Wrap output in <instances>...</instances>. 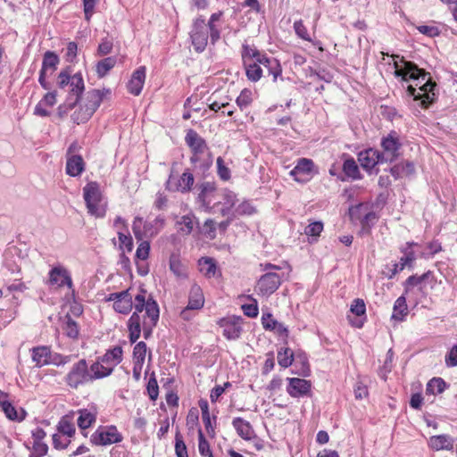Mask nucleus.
Instances as JSON below:
<instances>
[{
  "instance_id": "obj_31",
  "label": "nucleus",
  "mask_w": 457,
  "mask_h": 457,
  "mask_svg": "<svg viewBox=\"0 0 457 457\" xmlns=\"http://www.w3.org/2000/svg\"><path fill=\"white\" fill-rule=\"evenodd\" d=\"M122 361V348L120 346H115L111 350H108L105 354L101 357V362L105 363L107 365H111L110 367L114 368V366L118 365Z\"/></svg>"
},
{
  "instance_id": "obj_19",
  "label": "nucleus",
  "mask_w": 457,
  "mask_h": 457,
  "mask_svg": "<svg viewBox=\"0 0 457 457\" xmlns=\"http://www.w3.org/2000/svg\"><path fill=\"white\" fill-rule=\"evenodd\" d=\"M314 168V162L311 159L301 158L298 160L295 167L290 171V175L294 177L295 180L298 182H304L308 178H302L301 176H310Z\"/></svg>"
},
{
  "instance_id": "obj_16",
  "label": "nucleus",
  "mask_w": 457,
  "mask_h": 457,
  "mask_svg": "<svg viewBox=\"0 0 457 457\" xmlns=\"http://www.w3.org/2000/svg\"><path fill=\"white\" fill-rule=\"evenodd\" d=\"M366 205L360 204L352 206L349 209V215L353 221L360 220L363 228L370 227V223L373 224L377 220V215L374 212H368Z\"/></svg>"
},
{
  "instance_id": "obj_48",
  "label": "nucleus",
  "mask_w": 457,
  "mask_h": 457,
  "mask_svg": "<svg viewBox=\"0 0 457 457\" xmlns=\"http://www.w3.org/2000/svg\"><path fill=\"white\" fill-rule=\"evenodd\" d=\"M175 453L177 457H188L187 449L184 443L183 436L179 430L175 435Z\"/></svg>"
},
{
  "instance_id": "obj_58",
  "label": "nucleus",
  "mask_w": 457,
  "mask_h": 457,
  "mask_svg": "<svg viewBox=\"0 0 457 457\" xmlns=\"http://www.w3.org/2000/svg\"><path fill=\"white\" fill-rule=\"evenodd\" d=\"M159 320L143 319L141 321V331L144 332L145 338H148L153 328L156 326Z\"/></svg>"
},
{
  "instance_id": "obj_13",
  "label": "nucleus",
  "mask_w": 457,
  "mask_h": 457,
  "mask_svg": "<svg viewBox=\"0 0 457 457\" xmlns=\"http://www.w3.org/2000/svg\"><path fill=\"white\" fill-rule=\"evenodd\" d=\"M242 320L241 317L231 316L220 319L218 324L223 328V336L227 339L235 340L242 332Z\"/></svg>"
},
{
  "instance_id": "obj_42",
  "label": "nucleus",
  "mask_w": 457,
  "mask_h": 457,
  "mask_svg": "<svg viewBox=\"0 0 457 457\" xmlns=\"http://www.w3.org/2000/svg\"><path fill=\"white\" fill-rule=\"evenodd\" d=\"M116 64V58L113 56L106 57L99 61L96 64V73L98 77H104Z\"/></svg>"
},
{
  "instance_id": "obj_51",
  "label": "nucleus",
  "mask_w": 457,
  "mask_h": 457,
  "mask_svg": "<svg viewBox=\"0 0 457 457\" xmlns=\"http://www.w3.org/2000/svg\"><path fill=\"white\" fill-rule=\"evenodd\" d=\"M432 276L431 271H427L421 276L412 275L410 276L405 281V289L409 290L411 287H415L421 284L423 281L428 279Z\"/></svg>"
},
{
  "instance_id": "obj_4",
  "label": "nucleus",
  "mask_w": 457,
  "mask_h": 457,
  "mask_svg": "<svg viewBox=\"0 0 457 457\" xmlns=\"http://www.w3.org/2000/svg\"><path fill=\"white\" fill-rule=\"evenodd\" d=\"M57 85L61 89H65L66 87H69L70 95L66 100L65 106L67 109H72L79 102L85 89L81 73L71 75L69 69L62 70L58 74Z\"/></svg>"
},
{
  "instance_id": "obj_50",
  "label": "nucleus",
  "mask_w": 457,
  "mask_h": 457,
  "mask_svg": "<svg viewBox=\"0 0 457 457\" xmlns=\"http://www.w3.org/2000/svg\"><path fill=\"white\" fill-rule=\"evenodd\" d=\"M198 450L202 456L210 457V454H212L210 445L208 441L205 439L204 435L201 429L198 428Z\"/></svg>"
},
{
  "instance_id": "obj_49",
  "label": "nucleus",
  "mask_w": 457,
  "mask_h": 457,
  "mask_svg": "<svg viewBox=\"0 0 457 457\" xmlns=\"http://www.w3.org/2000/svg\"><path fill=\"white\" fill-rule=\"evenodd\" d=\"M146 354V345L145 342H138L133 349V357L136 362L141 366L145 361Z\"/></svg>"
},
{
  "instance_id": "obj_60",
  "label": "nucleus",
  "mask_w": 457,
  "mask_h": 457,
  "mask_svg": "<svg viewBox=\"0 0 457 457\" xmlns=\"http://www.w3.org/2000/svg\"><path fill=\"white\" fill-rule=\"evenodd\" d=\"M217 168L218 174L222 180L226 181L230 179V170L225 165V162L221 157L217 158Z\"/></svg>"
},
{
  "instance_id": "obj_52",
  "label": "nucleus",
  "mask_w": 457,
  "mask_h": 457,
  "mask_svg": "<svg viewBox=\"0 0 457 457\" xmlns=\"http://www.w3.org/2000/svg\"><path fill=\"white\" fill-rule=\"evenodd\" d=\"M252 101V92L248 89H244L237 96L236 103L241 110H245L251 104Z\"/></svg>"
},
{
  "instance_id": "obj_11",
  "label": "nucleus",
  "mask_w": 457,
  "mask_h": 457,
  "mask_svg": "<svg viewBox=\"0 0 457 457\" xmlns=\"http://www.w3.org/2000/svg\"><path fill=\"white\" fill-rule=\"evenodd\" d=\"M208 29L204 19L203 17L195 19L190 31V38L194 49L197 53L204 51L208 44Z\"/></svg>"
},
{
  "instance_id": "obj_10",
  "label": "nucleus",
  "mask_w": 457,
  "mask_h": 457,
  "mask_svg": "<svg viewBox=\"0 0 457 457\" xmlns=\"http://www.w3.org/2000/svg\"><path fill=\"white\" fill-rule=\"evenodd\" d=\"M122 435L115 426L99 427L90 437V442L96 445H108L121 442Z\"/></svg>"
},
{
  "instance_id": "obj_27",
  "label": "nucleus",
  "mask_w": 457,
  "mask_h": 457,
  "mask_svg": "<svg viewBox=\"0 0 457 457\" xmlns=\"http://www.w3.org/2000/svg\"><path fill=\"white\" fill-rule=\"evenodd\" d=\"M428 446L435 451L452 450L453 439L448 435L433 436L428 440Z\"/></svg>"
},
{
  "instance_id": "obj_14",
  "label": "nucleus",
  "mask_w": 457,
  "mask_h": 457,
  "mask_svg": "<svg viewBox=\"0 0 457 457\" xmlns=\"http://www.w3.org/2000/svg\"><path fill=\"white\" fill-rule=\"evenodd\" d=\"M358 161L361 166L367 171H371L378 163L386 162L385 155L373 148L360 152Z\"/></svg>"
},
{
  "instance_id": "obj_61",
  "label": "nucleus",
  "mask_w": 457,
  "mask_h": 457,
  "mask_svg": "<svg viewBox=\"0 0 457 457\" xmlns=\"http://www.w3.org/2000/svg\"><path fill=\"white\" fill-rule=\"evenodd\" d=\"M236 212L239 215H251L255 212V208L250 202L245 201L236 208Z\"/></svg>"
},
{
  "instance_id": "obj_7",
  "label": "nucleus",
  "mask_w": 457,
  "mask_h": 457,
  "mask_svg": "<svg viewBox=\"0 0 457 457\" xmlns=\"http://www.w3.org/2000/svg\"><path fill=\"white\" fill-rule=\"evenodd\" d=\"M83 196L88 212L91 215L97 218H103L105 215L106 209L104 205L100 204L102 194L96 182H89L84 187Z\"/></svg>"
},
{
  "instance_id": "obj_46",
  "label": "nucleus",
  "mask_w": 457,
  "mask_h": 457,
  "mask_svg": "<svg viewBox=\"0 0 457 457\" xmlns=\"http://www.w3.org/2000/svg\"><path fill=\"white\" fill-rule=\"evenodd\" d=\"M65 319L66 321L63 327L65 334L71 338H77L79 336V326L77 322L74 321L70 315H67Z\"/></svg>"
},
{
  "instance_id": "obj_9",
  "label": "nucleus",
  "mask_w": 457,
  "mask_h": 457,
  "mask_svg": "<svg viewBox=\"0 0 457 457\" xmlns=\"http://www.w3.org/2000/svg\"><path fill=\"white\" fill-rule=\"evenodd\" d=\"M64 381L68 386L77 389L79 386L91 382V377L87 362L85 359L79 360L74 363L71 370L64 378Z\"/></svg>"
},
{
  "instance_id": "obj_57",
  "label": "nucleus",
  "mask_w": 457,
  "mask_h": 457,
  "mask_svg": "<svg viewBox=\"0 0 457 457\" xmlns=\"http://www.w3.org/2000/svg\"><path fill=\"white\" fill-rule=\"evenodd\" d=\"M142 242L137 246V249L136 251V256L137 258L140 260H146L149 256L150 252V244L146 240H141Z\"/></svg>"
},
{
  "instance_id": "obj_26",
  "label": "nucleus",
  "mask_w": 457,
  "mask_h": 457,
  "mask_svg": "<svg viewBox=\"0 0 457 457\" xmlns=\"http://www.w3.org/2000/svg\"><path fill=\"white\" fill-rule=\"evenodd\" d=\"M32 361L38 368L50 364L51 350L47 346H37L32 348Z\"/></svg>"
},
{
  "instance_id": "obj_55",
  "label": "nucleus",
  "mask_w": 457,
  "mask_h": 457,
  "mask_svg": "<svg viewBox=\"0 0 457 457\" xmlns=\"http://www.w3.org/2000/svg\"><path fill=\"white\" fill-rule=\"evenodd\" d=\"M323 230V223L321 221H314V222H312L311 224H309L305 229H304V233L307 235V236H310V237H319L320 234L322 232Z\"/></svg>"
},
{
  "instance_id": "obj_20",
  "label": "nucleus",
  "mask_w": 457,
  "mask_h": 457,
  "mask_svg": "<svg viewBox=\"0 0 457 457\" xmlns=\"http://www.w3.org/2000/svg\"><path fill=\"white\" fill-rule=\"evenodd\" d=\"M145 80V67L140 66L132 73L131 79L127 85L128 91L134 96H139L144 87Z\"/></svg>"
},
{
  "instance_id": "obj_3",
  "label": "nucleus",
  "mask_w": 457,
  "mask_h": 457,
  "mask_svg": "<svg viewBox=\"0 0 457 457\" xmlns=\"http://www.w3.org/2000/svg\"><path fill=\"white\" fill-rule=\"evenodd\" d=\"M198 201L206 211L219 212L222 216L228 215L234 207L237 196L228 189L217 191L213 184L210 182L201 185V192L198 195Z\"/></svg>"
},
{
  "instance_id": "obj_53",
  "label": "nucleus",
  "mask_w": 457,
  "mask_h": 457,
  "mask_svg": "<svg viewBox=\"0 0 457 457\" xmlns=\"http://www.w3.org/2000/svg\"><path fill=\"white\" fill-rule=\"evenodd\" d=\"M119 241H120V248L127 249L128 252H131L133 249V240L129 232H123L121 230L117 231Z\"/></svg>"
},
{
  "instance_id": "obj_35",
  "label": "nucleus",
  "mask_w": 457,
  "mask_h": 457,
  "mask_svg": "<svg viewBox=\"0 0 457 457\" xmlns=\"http://www.w3.org/2000/svg\"><path fill=\"white\" fill-rule=\"evenodd\" d=\"M446 387L447 385L442 378H433L427 384L426 394L436 395L442 394Z\"/></svg>"
},
{
  "instance_id": "obj_38",
  "label": "nucleus",
  "mask_w": 457,
  "mask_h": 457,
  "mask_svg": "<svg viewBox=\"0 0 457 457\" xmlns=\"http://www.w3.org/2000/svg\"><path fill=\"white\" fill-rule=\"evenodd\" d=\"M58 63L59 58L57 54L54 52L47 51L44 54L41 71L47 72L48 70H51V72H54L56 70Z\"/></svg>"
},
{
  "instance_id": "obj_22",
  "label": "nucleus",
  "mask_w": 457,
  "mask_h": 457,
  "mask_svg": "<svg viewBox=\"0 0 457 457\" xmlns=\"http://www.w3.org/2000/svg\"><path fill=\"white\" fill-rule=\"evenodd\" d=\"M258 62L262 67L263 71H265L269 76H272L273 81H276L282 73L281 65L275 58H270L264 54L262 59L258 60Z\"/></svg>"
},
{
  "instance_id": "obj_17",
  "label": "nucleus",
  "mask_w": 457,
  "mask_h": 457,
  "mask_svg": "<svg viewBox=\"0 0 457 457\" xmlns=\"http://www.w3.org/2000/svg\"><path fill=\"white\" fill-rule=\"evenodd\" d=\"M185 140L194 153L191 157V162H196L198 160L197 155L203 154L207 148L204 139L194 129H189L186 135Z\"/></svg>"
},
{
  "instance_id": "obj_15",
  "label": "nucleus",
  "mask_w": 457,
  "mask_h": 457,
  "mask_svg": "<svg viewBox=\"0 0 457 457\" xmlns=\"http://www.w3.org/2000/svg\"><path fill=\"white\" fill-rule=\"evenodd\" d=\"M401 143L395 131L389 133L386 137H383L381 141V146L385 155V162H393L398 157V151L401 147Z\"/></svg>"
},
{
  "instance_id": "obj_33",
  "label": "nucleus",
  "mask_w": 457,
  "mask_h": 457,
  "mask_svg": "<svg viewBox=\"0 0 457 457\" xmlns=\"http://www.w3.org/2000/svg\"><path fill=\"white\" fill-rule=\"evenodd\" d=\"M58 432L63 436H67L68 437H71L74 436L76 428L72 420V417L66 415L63 416L57 426Z\"/></svg>"
},
{
  "instance_id": "obj_63",
  "label": "nucleus",
  "mask_w": 457,
  "mask_h": 457,
  "mask_svg": "<svg viewBox=\"0 0 457 457\" xmlns=\"http://www.w3.org/2000/svg\"><path fill=\"white\" fill-rule=\"evenodd\" d=\"M147 392L151 400L154 401L158 397V384L155 378H150L147 383Z\"/></svg>"
},
{
  "instance_id": "obj_8",
  "label": "nucleus",
  "mask_w": 457,
  "mask_h": 457,
  "mask_svg": "<svg viewBox=\"0 0 457 457\" xmlns=\"http://www.w3.org/2000/svg\"><path fill=\"white\" fill-rule=\"evenodd\" d=\"M165 220L162 216L156 217L152 221H145L143 224V219L136 217L133 220L132 230L137 240H143L145 237L156 236L163 228Z\"/></svg>"
},
{
  "instance_id": "obj_40",
  "label": "nucleus",
  "mask_w": 457,
  "mask_h": 457,
  "mask_svg": "<svg viewBox=\"0 0 457 457\" xmlns=\"http://www.w3.org/2000/svg\"><path fill=\"white\" fill-rule=\"evenodd\" d=\"M403 252L404 256L400 259L398 263L394 265L393 274L402 271L405 266H411L415 260V253L412 250L403 249Z\"/></svg>"
},
{
  "instance_id": "obj_5",
  "label": "nucleus",
  "mask_w": 457,
  "mask_h": 457,
  "mask_svg": "<svg viewBox=\"0 0 457 457\" xmlns=\"http://www.w3.org/2000/svg\"><path fill=\"white\" fill-rule=\"evenodd\" d=\"M262 270L266 271L257 281L256 291L262 296H270L281 285L282 276L276 271L280 268L271 263L261 264Z\"/></svg>"
},
{
  "instance_id": "obj_21",
  "label": "nucleus",
  "mask_w": 457,
  "mask_h": 457,
  "mask_svg": "<svg viewBox=\"0 0 457 457\" xmlns=\"http://www.w3.org/2000/svg\"><path fill=\"white\" fill-rule=\"evenodd\" d=\"M49 281L51 285L58 287L68 286L71 287L72 280L66 269L63 267H54L49 272Z\"/></svg>"
},
{
  "instance_id": "obj_43",
  "label": "nucleus",
  "mask_w": 457,
  "mask_h": 457,
  "mask_svg": "<svg viewBox=\"0 0 457 457\" xmlns=\"http://www.w3.org/2000/svg\"><path fill=\"white\" fill-rule=\"evenodd\" d=\"M5 416L11 420L21 421L25 418V411L21 410V414L17 411L15 407L10 403H4V405L1 406Z\"/></svg>"
},
{
  "instance_id": "obj_34",
  "label": "nucleus",
  "mask_w": 457,
  "mask_h": 457,
  "mask_svg": "<svg viewBox=\"0 0 457 457\" xmlns=\"http://www.w3.org/2000/svg\"><path fill=\"white\" fill-rule=\"evenodd\" d=\"M247 79L252 82L258 81L263 74V69L257 62L244 63Z\"/></svg>"
},
{
  "instance_id": "obj_32",
  "label": "nucleus",
  "mask_w": 457,
  "mask_h": 457,
  "mask_svg": "<svg viewBox=\"0 0 457 457\" xmlns=\"http://www.w3.org/2000/svg\"><path fill=\"white\" fill-rule=\"evenodd\" d=\"M264 54H262L256 47L244 44L242 46L241 56L244 63L257 62Z\"/></svg>"
},
{
  "instance_id": "obj_12",
  "label": "nucleus",
  "mask_w": 457,
  "mask_h": 457,
  "mask_svg": "<svg viewBox=\"0 0 457 457\" xmlns=\"http://www.w3.org/2000/svg\"><path fill=\"white\" fill-rule=\"evenodd\" d=\"M204 305V296L202 288L197 284L192 285L189 295H188V303L187 307H185L181 312L180 317L184 320H189L191 319L189 315L190 311H198L201 310Z\"/></svg>"
},
{
  "instance_id": "obj_24",
  "label": "nucleus",
  "mask_w": 457,
  "mask_h": 457,
  "mask_svg": "<svg viewBox=\"0 0 457 457\" xmlns=\"http://www.w3.org/2000/svg\"><path fill=\"white\" fill-rule=\"evenodd\" d=\"M133 308V296L129 289L120 292V297L113 303V309L116 312L128 314Z\"/></svg>"
},
{
  "instance_id": "obj_47",
  "label": "nucleus",
  "mask_w": 457,
  "mask_h": 457,
  "mask_svg": "<svg viewBox=\"0 0 457 457\" xmlns=\"http://www.w3.org/2000/svg\"><path fill=\"white\" fill-rule=\"evenodd\" d=\"M194 176L191 172L185 171L180 177L179 182V189L181 192H188L190 191L193 184H194Z\"/></svg>"
},
{
  "instance_id": "obj_18",
  "label": "nucleus",
  "mask_w": 457,
  "mask_h": 457,
  "mask_svg": "<svg viewBox=\"0 0 457 457\" xmlns=\"http://www.w3.org/2000/svg\"><path fill=\"white\" fill-rule=\"evenodd\" d=\"M287 392L292 397L307 395L311 391V382L299 378H288Z\"/></svg>"
},
{
  "instance_id": "obj_23",
  "label": "nucleus",
  "mask_w": 457,
  "mask_h": 457,
  "mask_svg": "<svg viewBox=\"0 0 457 457\" xmlns=\"http://www.w3.org/2000/svg\"><path fill=\"white\" fill-rule=\"evenodd\" d=\"M85 165L81 155L71 154L66 160V173L71 177H78L85 170Z\"/></svg>"
},
{
  "instance_id": "obj_62",
  "label": "nucleus",
  "mask_w": 457,
  "mask_h": 457,
  "mask_svg": "<svg viewBox=\"0 0 457 457\" xmlns=\"http://www.w3.org/2000/svg\"><path fill=\"white\" fill-rule=\"evenodd\" d=\"M351 312L356 316H361L365 314L366 306L362 299H355L351 305Z\"/></svg>"
},
{
  "instance_id": "obj_25",
  "label": "nucleus",
  "mask_w": 457,
  "mask_h": 457,
  "mask_svg": "<svg viewBox=\"0 0 457 457\" xmlns=\"http://www.w3.org/2000/svg\"><path fill=\"white\" fill-rule=\"evenodd\" d=\"M232 425L241 438L251 440L254 436V430L249 421L237 417L233 420Z\"/></svg>"
},
{
  "instance_id": "obj_45",
  "label": "nucleus",
  "mask_w": 457,
  "mask_h": 457,
  "mask_svg": "<svg viewBox=\"0 0 457 457\" xmlns=\"http://www.w3.org/2000/svg\"><path fill=\"white\" fill-rule=\"evenodd\" d=\"M177 225L180 232L185 235H189L193 231L194 228L193 217L190 215H184L177 221Z\"/></svg>"
},
{
  "instance_id": "obj_36",
  "label": "nucleus",
  "mask_w": 457,
  "mask_h": 457,
  "mask_svg": "<svg viewBox=\"0 0 457 457\" xmlns=\"http://www.w3.org/2000/svg\"><path fill=\"white\" fill-rule=\"evenodd\" d=\"M199 270L207 278H212L216 275L217 267L212 258H202L198 262Z\"/></svg>"
},
{
  "instance_id": "obj_41",
  "label": "nucleus",
  "mask_w": 457,
  "mask_h": 457,
  "mask_svg": "<svg viewBox=\"0 0 457 457\" xmlns=\"http://www.w3.org/2000/svg\"><path fill=\"white\" fill-rule=\"evenodd\" d=\"M343 171L352 179H358L361 178L359 167L353 158H348L344 162Z\"/></svg>"
},
{
  "instance_id": "obj_44",
  "label": "nucleus",
  "mask_w": 457,
  "mask_h": 457,
  "mask_svg": "<svg viewBox=\"0 0 457 457\" xmlns=\"http://www.w3.org/2000/svg\"><path fill=\"white\" fill-rule=\"evenodd\" d=\"M294 361V353L290 348H284L278 352V362L283 368H288Z\"/></svg>"
},
{
  "instance_id": "obj_30",
  "label": "nucleus",
  "mask_w": 457,
  "mask_h": 457,
  "mask_svg": "<svg viewBox=\"0 0 457 457\" xmlns=\"http://www.w3.org/2000/svg\"><path fill=\"white\" fill-rule=\"evenodd\" d=\"M414 165L411 162L409 161L397 163L390 169V173L395 177V179L403 176L411 175L414 173Z\"/></svg>"
},
{
  "instance_id": "obj_56",
  "label": "nucleus",
  "mask_w": 457,
  "mask_h": 457,
  "mask_svg": "<svg viewBox=\"0 0 457 457\" xmlns=\"http://www.w3.org/2000/svg\"><path fill=\"white\" fill-rule=\"evenodd\" d=\"M170 269L177 277H185L186 272L183 265L176 257H171L170 260Z\"/></svg>"
},
{
  "instance_id": "obj_6",
  "label": "nucleus",
  "mask_w": 457,
  "mask_h": 457,
  "mask_svg": "<svg viewBox=\"0 0 457 457\" xmlns=\"http://www.w3.org/2000/svg\"><path fill=\"white\" fill-rule=\"evenodd\" d=\"M104 93L99 89H92L87 93L85 103L71 115L73 122L79 124L87 122L100 106Z\"/></svg>"
},
{
  "instance_id": "obj_39",
  "label": "nucleus",
  "mask_w": 457,
  "mask_h": 457,
  "mask_svg": "<svg viewBox=\"0 0 457 457\" xmlns=\"http://www.w3.org/2000/svg\"><path fill=\"white\" fill-rule=\"evenodd\" d=\"M407 304L406 299L404 296H400L396 299L394 304V312L392 314V319L402 320L403 318L407 315Z\"/></svg>"
},
{
  "instance_id": "obj_29",
  "label": "nucleus",
  "mask_w": 457,
  "mask_h": 457,
  "mask_svg": "<svg viewBox=\"0 0 457 457\" xmlns=\"http://www.w3.org/2000/svg\"><path fill=\"white\" fill-rule=\"evenodd\" d=\"M91 377V382L96 379L104 378L111 375L113 371L112 367L104 366L101 361H96L88 368Z\"/></svg>"
},
{
  "instance_id": "obj_64",
  "label": "nucleus",
  "mask_w": 457,
  "mask_h": 457,
  "mask_svg": "<svg viewBox=\"0 0 457 457\" xmlns=\"http://www.w3.org/2000/svg\"><path fill=\"white\" fill-rule=\"evenodd\" d=\"M445 364L447 367L457 366V345H453L445 355Z\"/></svg>"
},
{
  "instance_id": "obj_28",
  "label": "nucleus",
  "mask_w": 457,
  "mask_h": 457,
  "mask_svg": "<svg viewBox=\"0 0 457 457\" xmlns=\"http://www.w3.org/2000/svg\"><path fill=\"white\" fill-rule=\"evenodd\" d=\"M78 426L80 429H86L92 426L96 420L97 412L95 409H80L78 411Z\"/></svg>"
},
{
  "instance_id": "obj_2",
  "label": "nucleus",
  "mask_w": 457,
  "mask_h": 457,
  "mask_svg": "<svg viewBox=\"0 0 457 457\" xmlns=\"http://www.w3.org/2000/svg\"><path fill=\"white\" fill-rule=\"evenodd\" d=\"M134 312L128 320L129 337L131 343L137 342L141 334L142 317L140 313L145 311V314L143 319L159 320L160 310L158 303L151 295L142 289L134 296L133 300Z\"/></svg>"
},
{
  "instance_id": "obj_54",
  "label": "nucleus",
  "mask_w": 457,
  "mask_h": 457,
  "mask_svg": "<svg viewBox=\"0 0 457 457\" xmlns=\"http://www.w3.org/2000/svg\"><path fill=\"white\" fill-rule=\"evenodd\" d=\"M199 425V415L196 408H191L187 416V427L189 430H194Z\"/></svg>"
},
{
  "instance_id": "obj_1",
  "label": "nucleus",
  "mask_w": 457,
  "mask_h": 457,
  "mask_svg": "<svg viewBox=\"0 0 457 457\" xmlns=\"http://www.w3.org/2000/svg\"><path fill=\"white\" fill-rule=\"evenodd\" d=\"M395 76L401 77L403 80H412L414 85L407 87L408 96H413L414 100H420L421 106L427 107L433 102L435 97L434 87L436 83L431 81L429 73L420 69L415 63L405 61L403 57L394 55Z\"/></svg>"
},
{
  "instance_id": "obj_37",
  "label": "nucleus",
  "mask_w": 457,
  "mask_h": 457,
  "mask_svg": "<svg viewBox=\"0 0 457 457\" xmlns=\"http://www.w3.org/2000/svg\"><path fill=\"white\" fill-rule=\"evenodd\" d=\"M294 29L298 37H300L305 41L312 42L314 46H318L319 49L320 51L323 50V48L320 46V42H319V41L313 42L312 40V37H311L310 34L308 33L307 28L305 27V25L303 24V21L302 20H298V21H295Z\"/></svg>"
},
{
  "instance_id": "obj_59",
  "label": "nucleus",
  "mask_w": 457,
  "mask_h": 457,
  "mask_svg": "<svg viewBox=\"0 0 457 457\" xmlns=\"http://www.w3.org/2000/svg\"><path fill=\"white\" fill-rule=\"evenodd\" d=\"M48 446L43 441L33 442V452L29 457H42L47 453Z\"/></svg>"
}]
</instances>
